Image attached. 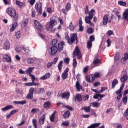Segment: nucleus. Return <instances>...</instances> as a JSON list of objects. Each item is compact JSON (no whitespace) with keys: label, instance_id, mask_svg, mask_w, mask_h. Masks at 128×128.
I'll list each match as a JSON object with an SVG mask.
<instances>
[{"label":"nucleus","instance_id":"1","mask_svg":"<svg viewBox=\"0 0 128 128\" xmlns=\"http://www.w3.org/2000/svg\"><path fill=\"white\" fill-rule=\"evenodd\" d=\"M66 40H67L68 44L72 46L76 40V44H78V34H71V40L68 36V34H66L65 36Z\"/></svg>","mask_w":128,"mask_h":128},{"label":"nucleus","instance_id":"2","mask_svg":"<svg viewBox=\"0 0 128 128\" xmlns=\"http://www.w3.org/2000/svg\"><path fill=\"white\" fill-rule=\"evenodd\" d=\"M7 12L11 18H14V20H18V16L16 15V10L12 8H8Z\"/></svg>","mask_w":128,"mask_h":128},{"label":"nucleus","instance_id":"3","mask_svg":"<svg viewBox=\"0 0 128 128\" xmlns=\"http://www.w3.org/2000/svg\"><path fill=\"white\" fill-rule=\"evenodd\" d=\"M124 88V84H122V86H120V90H118L116 92V94H117V101L118 100L119 102L121 98H122V90Z\"/></svg>","mask_w":128,"mask_h":128},{"label":"nucleus","instance_id":"4","mask_svg":"<svg viewBox=\"0 0 128 128\" xmlns=\"http://www.w3.org/2000/svg\"><path fill=\"white\" fill-rule=\"evenodd\" d=\"M94 14H90V15L88 16H86L85 18V22L86 24H90V26H94V24L92 22V18H94Z\"/></svg>","mask_w":128,"mask_h":128},{"label":"nucleus","instance_id":"5","mask_svg":"<svg viewBox=\"0 0 128 128\" xmlns=\"http://www.w3.org/2000/svg\"><path fill=\"white\" fill-rule=\"evenodd\" d=\"M56 24H58V22L56 20H50V23L47 24V28L49 30L52 28Z\"/></svg>","mask_w":128,"mask_h":128},{"label":"nucleus","instance_id":"6","mask_svg":"<svg viewBox=\"0 0 128 128\" xmlns=\"http://www.w3.org/2000/svg\"><path fill=\"white\" fill-rule=\"evenodd\" d=\"M36 9L38 14H42V4L40 2L36 4Z\"/></svg>","mask_w":128,"mask_h":128},{"label":"nucleus","instance_id":"7","mask_svg":"<svg viewBox=\"0 0 128 128\" xmlns=\"http://www.w3.org/2000/svg\"><path fill=\"white\" fill-rule=\"evenodd\" d=\"M73 56H77L78 57V60L82 59V54H80V50L78 47H76V50L73 53Z\"/></svg>","mask_w":128,"mask_h":128},{"label":"nucleus","instance_id":"8","mask_svg":"<svg viewBox=\"0 0 128 128\" xmlns=\"http://www.w3.org/2000/svg\"><path fill=\"white\" fill-rule=\"evenodd\" d=\"M112 18L108 20V15H105L103 19V24L104 26H106L108 24V22L110 24V22H112Z\"/></svg>","mask_w":128,"mask_h":128},{"label":"nucleus","instance_id":"9","mask_svg":"<svg viewBox=\"0 0 128 128\" xmlns=\"http://www.w3.org/2000/svg\"><path fill=\"white\" fill-rule=\"evenodd\" d=\"M34 25L36 26V28L40 30V32H44V28L42 26V24L40 23V22L38 20H35L34 21Z\"/></svg>","mask_w":128,"mask_h":128},{"label":"nucleus","instance_id":"10","mask_svg":"<svg viewBox=\"0 0 128 128\" xmlns=\"http://www.w3.org/2000/svg\"><path fill=\"white\" fill-rule=\"evenodd\" d=\"M34 67L30 68H28V69H27L26 70V74H29L30 76L32 78L35 77L34 75H32V73L34 71Z\"/></svg>","mask_w":128,"mask_h":128},{"label":"nucleus","instance_id":"11","mask_svg":"<svg viewBox=\"0 0 128 128\" xmlns=\"http://www.w3.org/2000/svg\"><path fill=\"white\" fill-rule=\"evenodd\" d=\"M10 41L7 40L4 43L3 50H10Z\"/></svg>","mask_w":128,"mask_h":128},{"label":"nucleus","instance_id":"12","mask_svg":"<svg viewBox=\"0 0 128 128\" xmlns=\"http://www.w3.org/2000/svg\"><path fill=\"white\" fill-rule=\"evenodd\" d=\"M51 54L52 56H55V54H56L58 53V47L56 46H53L51 48Z\"/></svg>","mask_w":128,"mask_h":128},{"label":"nucleus","instance_id":"13","mask_svg":"<svg viewBox=\"0 0 128 128\" xmlns=\"http://www.w3.org/2000/svg\"><path fill=\"white\" fill-rule=\"evenodd\" d=\"M104 98V95H102V94H96L94 96V100H98V102H100L102 100V98Z\"/></svg>","mask_w":128,"mask_h":128},{"label":"nucleus","instance_id":"14","mask_svg":"<svg viewBox=\"0 0 128 128\" xmlns=\"http://www.w3.org/2000/svg\"><path fill=\"white\" fill-rule=\"evenodd\" d=\"M4 60H5L6 62H12V57L8 54H4L3 56Z\"/></svg>","mask_w":128,"mask_h":128},{"label":"nucleus","instance_id":"15","mask_svg":"<svg viewBox=\"0 0 128 128\" xmlns=\"http://www.w3.org/2000/svg\"><path fill=\"white\" fill-rule=\"evenodd\" d=\"M75 100H78V102H82V96L80 94H78L74 98Z\"/></svg>","mask_w":128,"mask_h":128},{"label":"nucleus","instance_id":"16","mask_svg":"<svg viewBox=\"0 0 128 128\" xmlns=\"http://www.w3.org/2000/svg\"><path fill=\"white\" fill-rule=\"evenodd\" d=\"M50 76H51V74L50 73L46 74V75L41 77L40 78V80H48V78H50Z\"/></svg>","mask_w":128,"mask_h":128},{"label":"nucleus","instance_id":"17","mask_svg":"<svg viewBox=\"0 0 128 128\" xmlns=\"http://www.w3.org/2000/svg\"><path fill=\"white\" fill-rule=\"evenodd\" d=\"M70 96V92H64L62 94V98H67L68 100Z\"/></svg>","mask_w":128,"mask_h":128},{"label":"nucleus","instance_id":"18","mask_svg":"<svg viewBox=\"0 0 128 128\" xmlns=\"http://www.w3.org/2000/svg\"><path fill=\"white\" fill-rule=\"evenodd\" d=\"M66 44V43L64 42H61L58 44V51L60 52L64 50V46Z\"/></svg>","mask_w":128,"mask_h":128},{"label":"nucleus","instance_id":"19","mask_svg":"<svg viewBox=\"0 0 128 128\" xmlns=\"http://www.w3.org/2000/svg\"><path fill=\"white\" fill-rule=\"evenodd\" d=\"M76 88L78 90V92H80V90L84 91V88H82V86H80V82H77L76 84Z\"/></svg>","mask_w":128,"mask_h":128},{"label":"nucleus","instance_id":"20","mask_svg":"<svg viewBox=\"0 0 128 128\" xmlns=\"http://www.w3.org/2000/svg\"><path fill=\"white\" fill-rule=\"evenodd\" d=\"M86 78V80H88V82H92L96 80V78L94 76H88Z\"/></svg>","mask_w":128,"mask_h":128},{"label":"nucleus","instance_id":"21","mask_svg":"<svg viewBox=\"0 0 128 128\" xmlns=\"http://www.w3.org/2000/svg\"><path fill=\"white\" fill-rule=\"evenodd\" d=\"M123 18L126 20L128 22V9H126L123 13Z\"/></svg>","mask_w":128,"mask_h":128},{"label":"nucleus","instance_id":"22","mask_svg":"<svg viewBox=\"0 0 128 128\" xmlns=\"http://www.w3.org/2000/svg\"><path fill=\"white\" fill-rule=\"evenodd\" d=\"M46 120V115H43L40 119V122L41 126L44 124V122Z\"/></svg>","mask_w":128,"mask_h":128},{"label":"nucleus","instance_id":"23","mask_svg":"<svg viewBox=\"0 0 128 128\" xmlns=\"http://www.w3.org/2000/svg\"><path fill=\"white\" fill-rule=\"evenodd\" d=\"M12 108H14L12 106H7L2 108V112H6V110H12Z\"/></svg>","mask_w":128,"mask_h":128},{"label":"nucleus","instance_id":"24","mask_svg":"<svg viewBox=\"0 0 128 128\" xmlns=\"http://www.w3.org/2000/svg\"><path fill=\"white\" fill-rule=\"evenodd\" d=\"M91 107L88 106V107L85 106L81 109V110H84L86 112H90Z\"/></svg>","mask_w":128,"mask_h":128},{"label":"nucleus","instance_id":"25","mask_svg":"<svg viewBox=\"0 0 128 128\" xmlns=\"http://www.w3.org/2000/svg\"><path fill=\"white\" fill-rule=\"evenodd\" d=\"M116 84H118V80L116 79L114 80L112 82V88L114 90V88L116 86Z\"/></svg>","mask_w":128,"mask_h":128},{"label":"nucleus","instance_id":"26","mask_svg":"<svg viewBox=\"0 0 128 128\" xmlns=\"http://www.w3.org/2000/svg\"><path fill=\"white\" fill-rule=\"evenodd\" d=\"M100 126V123H97L92 124L91 126H89L88 128H98Z\"/></svg>","mask_w":128,"mask_h":128},{"label":"nucleus","instance_id":"27","mask_svg":"<svg viewBox=\"0 0 128 128\" xmlns=\"http://www.w3.org/2000/svg\"><path fill=\"white\" fill-rule=\"evenodd\" d=\"M68 28L70 30L71 32H74V30L76 27H74V24H72V22H71L70 23Z\"/></svg>","mask_w":128,"mask_h":128},{"label":"nucleus","instance_id":"28","mask_svg":"<svg viewBox=\"0 0 128 128\" xmlns=\"http://www.w3.org/2000/svg\"><path fill=\"white\" fill-rule=\"evenodd\" d=\"M18 22H14V24H12V26L10 29V32H14V30H16V26H18Z\"/></svg>","mask_w":128,"mask_h":128},{"label":"nucleus","instance_id":"29","mask_svg":"<svg viewBox=\"0 0 128 128\" xmlns=\"http://www.w3.org/2000/svg\"><path fill=\"white\" fill-rule=\"evenodd\" d=\"M128 80V77L127 75H124L122 78H120V80L122 82H126V80Z\"/></svg>","mask_w":128,"mask_h":128},{"label":"nucleus","instance_id":"30","mask_svg":"<svg viewBox=\"0 0 128 128\" xmlns=\"http://www.w3.org/2000/svg\"><path fill=\"white\" fill-rule=\"evenodd\" d=\"M100 103L98 102H94L91 104V106H92L94 108H100Z\"/></svg>","mask_w":128,"mask_h":128},{"label":"nucleus","instance_id":"31","mask_svg":"<svg viewBox=\"0 0 128 128\" xmlns=\"http://www.w3.org/2000/svg\"><path fill=\"white\" fill-rule=\"evenodd\" d=\"M70 116V112L67 111L64 114V118H68Z\"/></svg>","mask_w":128,"mask_h":128},{"label":"nucleus","instance_id":"32","mask_svg":"<svg viewBox=\"0 0 128 128\" xmlns=\"http://www.w3.org/2000/svg\"><path fill=\"white\" fill-rule=\"evenodd\" d=\"M92 48V42L88 41L87 43V48H88V50H91Z\"/></svg>","mask_w":128,"mask_h":128},{"label":"nucleus","instance_id":"33","mask_svg":"<svg viewBox=\"0 0 128 128\" xmlns=\"http://www.w3.org/2000/svg\"><path fill=\"white\" fill-rule=\"evenodd\" d=\"M63 64H64V62L61 61L60 62L59 64H58V69L59 70L60 72H62V70Z\"/></svg>","mask_w":128,"mask_h":128},{"label":"nucleus","instance_id":"34","mask_svg":"<svg viewBox=\"0 0 128 128\" xmlns=\"http://www.w3.org/2000/svg\"><path fill=\"white\" fill-rule=\"evenodd\" d=\"M118 4L122 6H126V2H124V1H118Z\"/></svg>","mask_w":128,"mask_h":128},{"label":"nucleus","instance_id":"35","mask_svg":"<svg viewBox=\"0 0 128 128\" xmlns=\"http://www.w3.org/2000/svg\"><path fill=\"white\" fill-rule=\"evenodd\" d=\"M34 58L28 59V64H34Z\"/></svg>","mask_w":128,"mask_h":128},{"label":"nucleus","instance_id":"36","mask_svg":"<svg viewBox=\"0 0 128 128\" xmlns=\"http://www.w3.org/2000/svg\"><path fill=\"white\" fill-rule=\"evenodd\" d=\"M68 74L63 73L62 74V78L64 80H66L68 78Z\"/></svg>","mask_w":128,"mask_h":128},{"label":"nucleus","instance_id":"37","mask_svg":"<svg viewBox=\"0 0 128 128\" xmlns=\"http://www.w3.org/2000/svg\"><path fill=\"white\" fill-rule=\"evenodd\" d=\"M26 98L28 100H32V98H34V94H32L30 93L28 94Z\"/></svg>","mask_w":128,"mask_h":128},{"label":"nucleus","instance_id":"38","mask_svg":"<svg viewBox=\"0 0 128 128\" xmlns=\"http://www.w3.org/2000/svg\"><path fill=\"white\" fill-rule=\"evenodd\" d=\"M32 82H33V86H40V84L38 83H34V82L36 80V77H34L33 78H32Z\"/></svg>","mask_w":128,"mask_h":128},{"label":"nucleus","instance_id":"39","mask_svg":"<svg viewBox=\"0 0 128 128\" xmlns=\"http://www.w3.org/2000/svg\"><path fill=\"white\" fill-rule=\"evenodd\" d=\"M50 102H46L44 103V108H50Z\"/></svg>","mask_w":128,"mask_h":128},{"label":"nucleus","instance_id":"40","mask_svg":"<svg viewBox=\"0 0 128 128\" xmlns=\"http://www.w3.org/2000/svg\"><path fill=\"white\" fill-rule=\"evenodd\" d=\"M73 66L76 68V66H78V62L76 61V59L74 58L73 60Z\"/></svg>","mask_w":128,"mask_h":128},{"label":"nucleus","instance_id":"41","mask_svg":"<svg viewBox=\"0 0 128 128\" xmlns=\"http://www.w3.org/2000/svg\"><path fill=\"white\" fill-rule=\"evenodd\" d=\"M118 60H120V54H116L114 58V62H118Z\"/></svg>","mask_w":128,"mask_h":128},{"label":"nucleus","instance_id":"42","mask_svg":"<svg viewBox=\"0 0 128 128\" xmlns=\"http://www.w3.org/2000/svg\"><path fill=\"white\" fill-rule=\"evenodd\" d=\"M37 122L38 121L34 119L32 120V124L35 128H38V124H36Z\"/></svg>","mask_w":128,"mask_h":128},{"label":"nucleus","instance_id":"43","mask_svg":"<svg viewBox=\"0 0 128 128\" xmlns=\"http://www.w3.org/2000/svg\"><path fill=\"white\" fill-rule=\"evenodd\" d=\"M72 6H71L70 4L68 3L66 4V10L67 12H68L70 10Z\"/></svg>","mask_w":128,"mask_h":128},{"label":"nucleus","instance_id":"44","mask_svg":"<svg viewBox=\"0 0 128 128\" xmlns=\"http://www.w3.org/2000/svg\"><path fill=\"white\" fill-rule=\"evenodd\" d=\"M54 116H56V113H54L50 117V120L52 122H54Z\"/></svg>","mask_w":128,"mask_h":128},{"label":"nucleus","instance_id":"45","mask_svg":"<svg viewBox=\"0 0 128 128\" xmlns=\"http://www.w3.org/2000/svg\"><path fill=\"white\" fill-rule=\"evenodd\" d=\"M128 60V54H126L124 55V58H122V62H126Z\"/></svg>","mask_w":128,"mask_h":128},{"label":"nucleus","instance_id":"46","mask_svg":"<svg viewBox=\"0 0 128 128\" xmlns=\"http://www.w3.org/2000/svg\"><path fill=\"white\" fill-rule=\"evenodd\" d=\"M31 112L32 114H38V112H40V110L34 108L32 110Z\"/></svg>","mask_w":128,"mask_h":128},{"label":"nucleus","instance_id":"47","mask_svg":"<svg viewBox=\"0 0 128 128\" xmlns=\"http://www.w3.org/2000/svg\"><path fill=\"white\" fill-rule=\"evenodd\" d=\"M123 102L124 104L126 105V104H128V96H125L124 98H123Z\"/></svg>","mask_w":128,"mask_h":128},{"label":"nucleus","instance_id":"48","mask_svg":"<svg viewBox=\"0 0 128 128\" xmlns=\"http://www.w3.org/2000/svg\"><path fill=\"white\" fill-rule=\"evenodd\" d=\"M62 126H70V122H63L62 124Z\"/></svg>","mask_w":128,"mask_h":128},{"label":"nucleus","instance_id":"49","mask_svg":"<svg viewBox=\"0 0 128 128\" xmlns=\"http://www.w3.org/2000/svg\"><path fill=\"white\" fill-rule=\"evenodd\" d=\"M16 38L19 40V38H22V33H20V32H16Z\"/></svg>","mask_w":128,"mask_h":128},{"label":"nucleus","instance_id":"50","mask_svg":"<svg viewBox=\"0 0 128 128\" xmlns=\"http://www.w3.org/2000/svg\"><path fill=\"white\" fill-rule=\"evenodd\" d=\"M106 43H107L108 48H110V46L112 44V41L108 39V40L106 41Z\"/></svg>","mask_w":128,"mask_h":128},{"label":"nucleus","instance_id":"51","mask_svg":"<svg viewBox=\"0 0 128 128\" xmlns=\"http://www.w3.org/2000/svg\"><path fill=\"white\" fill-rule=\"evenodd\" d=\"M25 86H34L33 82H32L26 83Z\"/></svg>","mask_w":128,"mask_h":128},{"label":"nucleus","instance_id":"52","mask_svg":"<svg viewBox=\"0 0 128 128\" xmlns=\"http://www.w3.org/2000/svg\"><path fill=\"white\" fill-rule=\"evenodd\" d=\"M90 40H89V42H94L96 40V38H94V36H90Z\"/></svg>","mask_w":128,"mask_h":128},{"label":"nucleus","instance_id":"53","mask_svg":"<svg viewBox=\"0 0 128 128\" xmlns=\"http://www.w3.org/2000/svg\"><path fill=\"white\" fill-rule=\"evenodd\" d=\"M100 62V60H94L93 64L94 66H96V64H98Z\"/></svg>","mask_w":128,"mask_h":128},{"label":"nucleus","instance_id":"54","mask_svg":"<svg viewBox=\"0 0 128 128\" xmlns=\"http://www.w3.org/2000/svg\"><path fill=\"white\" fill-rule=\"evenodd\" d=\"M24 50L25 52H26V54H30V50L28 48H24Z\"/></svg>","mask_w":128,"mask_h":128},{"label":"nucleus","instance_id":"55","mask_svg":"<svg viewBox=\"0 0 128 128\" xmlns=\"http://www.w3.org/2000/svg\"><path fill=\"white\" fill-rule=\"evenodd\" d=\"M63 108H67V110H74L70 106H63Z\"/></svg>","mask_w":128,"mask_h":128},{"label":"nucleus","instance_id":"56","mask_svg":"<svg viewBox=\"0 0 128 128\" xmlns=\"http://www.w3.org/2000/svg\"><path fill=\"white\" fill-rule=\"evenodd\" d=\"M18 110H13L10 113V114H11V116H14V114L18 112Z\"/></svg>","mask_w":128,"mask_h":128},{"label":"nucleus","instance_id":"57","mask_svg":"<svg viewBox=\"0 0 128 128\" xmlns=\"http://www.w3.org/2000/svg\"><path fill=\"white\" fill-rule=\"evenodd\" d=\"M54 63L51 62H49L48 64V68H52V66H54Z\"/></svg>","mask_w":128,"mask_h":128},{"label":"nucleus","instance_id":"58","mask_svg":"<svg viewBox=\"0 0 128 128\" xmlns=\"http://www.w3.org/2000/svg\"><path fill=\"white\" fill-rule=\"evenodd\" d=\"M93 76L95 78H100V73L98 72H96L95 73Z\"/></svg>","mask_w":128,"mask_h":128},{"label":"nucleus","instance_id":"59","mask_svg":"<svg viewBox=\"0 0 128 128\" xmlns=\"http://www.w3.org/2000/svg\"><path fill=\"white\" fill-rule=\"evenodd\" d=\"M70 58H66L64 60V62H65V64H70Z\"/></svg>","mask_w":128,"mask_h":128},{"label":"nucleus","instance_id":"60","mask_svg":"<svg viewBox=\"0 0 128 128\" xmlns=\"http://www.w3.org/2000/svg\"><path fill=\"white\" fill-rule=\"evenodd\" d=\"M28 104L26 100H23L20 102V104H21V106H24V104Z\"/></svg>","mask_w":128,"mask_h":128},{"label":"nucleus","instance_id":"61","mask_svg":"<svg viewBox=\"0 0 128 128\" xmlns=\"http://www.w3.org/2000/svg\"><path fill=\"white\" fill-rule=\"evenodd\" d=\"M56 44H58V40L54 39L52 41V44H53V46H56Z\"/></svg>","mask_w":128,"mask_h":128},{"label":"nucleus","instance_id":"62","mask_svg":"<svg viewBox=\"0 0 128 128\" xmlns=\"http://www.w3.org/2000/svg\"><path fill=\"white\" fill-rule=\"evenodd\" d=\"M28 0L31 6H34V3L36 2V0Z\"/></svg>","mask_w":128,"mask_h":128},{"label":"nucleus","instance_id":"63","mask_svg":"<svg viewBox=\"0 0 128 128\" xmlns=\"http://www.w3.org/2000/svg\"><path fill=\"white\" fill-rule=\"evenodd\" d=\"M88 72V68L85 67L84 70V74H87Z\"/></svg>","mask_w":128,"mask_h":128},{"label":"nucleus","instance_id":"64","mask_svg":"<svg viewBox=\"0 0 128 128\" xmlns=\"http://www.w3.org/2000/svg\"><path fill=\"white\" fill-rule=\"evenodd\" d=\"M94 32V28H89L88 30V32Z\"/></svg>","mask_w":128,"mask_h":128}]
</instances>
